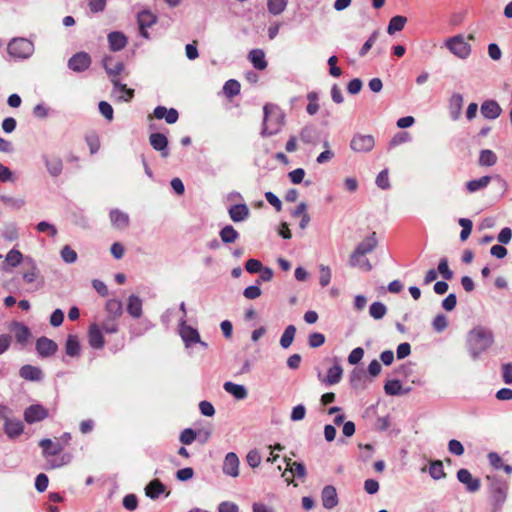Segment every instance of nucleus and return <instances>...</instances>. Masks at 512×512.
Listing matches in <instances>:
<instances>
[{"label":"nucleus","mask_w":512,"mask_h":512,"mask_svg":"<svg viewBox=\"0 0 512 512\" xmlns=\"http://www.w3.org/2000/svg\"><path fill=\"white\" fill-rule=\"evenodd\" d=\"M494 342V336L490 329L478 326L473 328L467 338L468 350L471 357L476 360L480 354L487 351Z\"/></svg>","instance_id":"obj_1"},{"label":"nucleus","mask_w":512,"mask_h":512,"mask_svg":"<svg viewBox=\"0 0 512 512\" xmlns=\"http://www.w3.org/2000/svg\"><path fill=\"white\" fill-rule=\"evenodd\" d=\"M285 114L276 105L267 104L264 106L263 136H272L279 133L284 125Z\"/></svg>","instance_id":"obj_2"},{"label":"nucleus","mask_w":512,"mask_h":512,"mask_svg":"<svg viewBox=\"0 0 512 512\" xmlns=\"http://www.w3.org/2000/svg\"><path fill=\"white\" fill-rule=\"evenodd\" d=\"M7 52L14 59L25 60L33 55L34 44L26 38H13L7 45Z\"/></svg>","instance_id":"obj_3"},{"label":"nucleus","mask_w":512,"mask_h":512,"mask_svg":"<svg viewBox=\"0 0 512 512\" xmlns=\"http://www.w3.org/2000/svg\"><path fill=\"white\" fill-rule=\"evenodd\" d=\"M446 47L449 51L461 59H466L471 53V45L463 35H456L446 40Z\"/></svg>","instance_id":"obj_4"},{"label":"nucleus","mask_w":512,"mask_h":512,"mask_svg":"<svg viewBox=\"0 0 512 512\" xmlns=\"http://www.w3.org/2000/svg\"><path fill=\"white\" fill-rule=\"evenodd\" d=\"M284 462L286 463L287 467L282 473V477L285 479L287 484H291L295 476L302 479L305 478L306 467L303 463L292 462L291 458L288 457H284Z\"/></svg>","instance_id":"obj_5"},{"label":"nucleus","mask_w":512,"mask_h":512,"mask_svg":"<svg viewBox=\"0 0 512 512\" xmlns=\"http://www.w3.org/2000/svg\"><path fill=\"white\" fill-rule=\"evenodd\" d=\"M375 146V139L372 135L355 134L350 142V148L355 152H370Z\"/></svg>","instance_id":"obj_6"},{"label":"nucleus","mask_w":512,"mask_h":512,"mask_svg":"<svg viewBox=\"0 0 512 512\" xmlns=\"http://www.w3.org/2000/svg\"><path fill=\"white\" fill-rule=\"evenodd\" d=\"M179 333L187 348L194 343L200 342L199 332L192 326L187 325L184 317L180 321Z\"/></svg>","instance_id":"obj_7"},{"label":"nucleus","mask_w":512,"mask_h":512,"mask_svg":"<svg viewBox=\"0 0 512 512\" xmlns=\"http://www.w3.org/2000/svg\"><path fill=\"white\" fill-rule=\"evenodd\" d=\"M239 466L238 456L234 452H229L224 458L222 471L225 475L236 478L239 476Z\"/></svg>","instance_id":"obj_8"},{"label":"nucleus","mask_w":512,"mask_h":512,"mask_svg":"<svg viewBox=\"0 0 512 512\" xmlns=\"http://www.w3.org/2000/svg\"><path fill=\"white\" fill-rule=\"evenodd\" d=\"M48 416V411L40 404L30 405L24 411V419L28 424H33L44 420Z\"/></svg>","instance_id":"obj_9"},{"label":"nucleus","mask_w":512,"mask_h":512,"mask_svg":"<svg viewBox=\"0 0 512 512\" xmlns=\"http://www.w3.org/2000/svg\"><path fill=\"white\" fill-rule=\"evenodd\" d=\"M91 64V57L86 52H79L72 56L68 61V67L75 72H82Z\"/></svg>","instance_id":"obj_10"},{"label":"nucleus","mask_w":512,"mask_h":512,"mask_svg":"<svg viewBox=\"0 0 512 512\" xmlns=\"http://www.w3.org/2000/svg\"><path fill=\"white\" fill-rule=\"evenodd\" d=\"M40 276L36 261L31 257L25 258L24 270L22 272V278L27 284L35 283Z\"/></svg>","instance_id":"obj_11"},{"label":"nucleus","mask_w":512,"mask_h":512,"mask_svg":"<svg viewBox=\"0 0 512 512\" xmlns=\"http://www.w3.org/2000/svg\"><path fill=\"white\" fill-rule=\"evenodd\" d=\"M463 96L460 93H453L448 100V111L453 121L460 119L463 107Z\"/></svg>","instance_id":"obj_12"},{"label":"nucleus","mask_w":512,"mask_h":512,"mask_svg":"<svg viewBox=\"0 0 512 512\" xmlns=\"http://www.w3.org/2000/svg\"><path fill=\"white\" fill-rule=\"evenodd\" d=\"M457 479L466 486L469 492H476L480 489V480L474 478L467 469H460L457 472Z\"/></svg>","instance_id":"obj_13"},{"label":"nucleus","mask_w":512,"mask_h":512,"mask_svg":"<svg viewBox=\"0 0 512 512\" xmlns=\"http://www.w3.org/2000/svg\"><path fill=\"white\" fill-rule=\"evenodd\" d=\"M322 505L326 509H332L338 504V496L336 488L332 485H327L321 492Z\"/></svg>","instance_id":"obj_14"},{"label":"nucleus","mask_w":512,"mask_h":512,"mask_svg":"<svg viewBox=\"0 0 512 512\" xmlns=\"http://www.w3.org/2000/svg\"><path fill=\"white\" fill-rule=\"evenodd\" d=\"M112 83L114 85V89L112 91V95L118 99L125 102L130 101L134 96V90L127 88L125 84H121L118 79L112 78Z\"/></svg>","instance_id":"obj_15"},{"label":"nucleus","mask_w":512,"mask_h":512,"mask_svg":"<svg viewBox=\"0 0 512 512\" xmlns=\"http://www.w3.org/2000/svg\"><path fill=\"white\" fill-rule=\"evenodd\" d=\"M492 177L491 176H482L478 179H472L466 182L465 189L467 193L473 194L479 191H483L486 189L489 184L491 183Z\"/></svg>","instance_id":"obj_16"},{"label":"nucleus","mask_w":512,"mask_h":512,"mask_svg":"<svg viewBox=\"0 0 512 512\" xmlns=\"http://www.w3.org/2000/svg\"><path fill=\"white\" fill-rule=\"evenodd\" d=\"M502 109L494 100H486L481 105V114L487 119H496L501 115Z\"/></svg>","instance_id":"obj_17"},{"label":"nucleus","mask_w":512,"mask_h":512,"mask_svg":"<svg viewBox=\"0 0 512 512\" xmlns=\"http://www.w3.org/2000/svg\"><path fill=\"white\" fill-rule=\"evenodd\" d=\"M103 67L109 77L117 79V76L123 71L124 65L120 61L114 60L111 56H105L103 59Z\"/></svg>","instance_id":"obj_18"},{"label":"nucleus","mask_w":512,"mask_h":512,"mask_svg":"<svg viewBox=\"0 0 512 512\" xmlns=\"http://www.w3.org/2000/svg\"><path fill=\"white\" fill-rule=\"evenodd\" d=\"M36 349L43 357L53 355L57 351V344L46 337H40L36 342Z\"/></svg>","instance_id":"obj_19"},{"label":"nucleus","mask_w":512,"mask_h":512,"mask_svg":"<svg viewBox=\"0 0 512 512\" xmlns=\"http://www.w3.org/2000/svg\"><path fill=\"white\" fill-rule=\"evenodd\" d=\"M89 344L94 349H101L104 346V337L97 324H91L88 332Z\"/></svg>","instance_id":"obj_20"},{"label":"nucleus","mask_w":512,"mask_h":512,"mask_svg":"<svg viewBox=\"0 0 512 512\" xmlns=\"http://www.w3.org/2000/svg\"><path fill=\"white\" fill-rule=\"evenodd\" d=\"M150 144L151 146L161 152L163 157H167L169 152L167 150L168 139L164 134L161 133H153L150 135Z\"/></svg>","instance_id":"obj_21"},{"label":"nucleus","mask_w":512,"mask_h":512,"mask_svg":"<svg viewBox=\"0 0 512 512\" xmlns=\"http://www.w3.org/2000/svg\"><path fill=\"white\" fill-rule=\"evenodd\" d=\"M224 390L231 394L236 400H244L248 396L247 388L244 385L227 381L223 384Z\"/></svg>","instance_id":"obj_22"},{"label":"nucleus","mask_w":512,"mask_h":512,"mask_svg":"<svg viewBox=\"0 0 512 512\" xmlns=\"http://www.w3.org/2000/svg\"><path fill=\"white\" fill-rule=\"evenodd\" d=\"M228 213L233 222H242L249 217L250 210L246 204H236L229 208Z\"/></svg>","instance_id":"obj_23"},{"label":"nucleus","mask_w":512,"mask_h":512,"mask_svg":"<svg viewBox=\"0 0 512 512\" xmlns=\"http://www.w3.org/2000/svg\"><path fill=\"white\" fill-rule=\"evenodd\" d=\"M378 241L376 238V233L373 232L370 236L366 237L364 240H362L354 251L357 252V254L366 255L368 253H371L377 246Z\"/></svg>","instance_id":"obj_24"},{"label":"nucleus","mask_w":512,"mask_h":512,"mask_svg":"<svg viewBox=\"0 0 512 512\" xmlns=\"http://www.w3.org/2000/svg\"><path fill=\"white\" fill-rule=\"evenodd\" d=\"M109 48L112 51H120L127 44V38L121 32L115 31L108 34Z\"/></svg>","instance_id":"obj_25"},{"label":"nucleus","mask_w":512,"mask_h":512,"mask_svg":"<svg viewBox=\"0 0 512 512\" xmlns=\"http://www.w3.org/2000/svg\"><path fill=\"white\" fill-rule=\"evenodd\" d=\"M39 445L43 449L45 457L58 455L63 450V446L60 443L53 442L50 439L41 440Z\"/></svg>","instance_id":"obj_26"},{"label":"nucleus","mask_w":512,"mask_h":512,"mask_svg":"<svg viewBox=\"0 0 512 512\" xmlns=\"http://www.w3.org/2000/svg\"><path fill=\"white\" fill-rule=\"evenodd\" d=\"M110 220L112 225L117 229H125L129 224L128 214L114 209L110 212Z\"/></svg>","instance_id":"obj_27"},{"label":"nucleus","mask_w":512,"mask_h":512,"mask_svg":"<svg viewBox=\"0 0 512 512\" xmlns=\"http://www.w3.org/2000/svg\"><path fill=\"white\" fill-rule=\"evenodd\" d=\"M127 312L134 318L142 315V300L137 295H130L127 300Z\"/></svg>","instance_id":"obj_28"},{"label":"nucleus","mask_w":512,"mask_h":512,"mask_svg":"<svg viewBox=\"0 0 512 512\" xmlns=\"http://www.w3.org/2000/svg\"><path fill=\"white\" fill-rule=\"evenodd\" d=\"M23 424L17 419H6L4 423V430L9 437H17L23 432Z\"/></svg>","instance_id":"obj_29"},{"label":"nucleus","mask_w":512,"mask_h":512,"mask_svg":"<svg viewBox=\"0 0 512 512\" xmlns=\"http://www.w3.org/2000/svg\"><path fill=\"white\" fill-rule=\"evenodd\" d=\"M349 265L351 267H359L364 271H370L372 269L370 261L367 258H364V255L357 254L356 251H353V253L350 255Z\"/></svg>","instance_id":"obj_30"},{"label":"nucleus","mask_w":512,"mask_h":512,"mask_svg":"<svg viewBox=\"0 0 512 512\" xmlns=\"http://www.w3.org/2000/svg\"><path fill=\"white\" fill-rule=\"evenodd\" d=\"M19 374L22 378L31 381H39L42 378V371L32 365H24L21 367Z\"/></svg>","instance_id":"obj_31"},{"label":"nucleus","mask_w":512,"mask_h":512,"mask_svg":"<svg viewBox=\"0 0 512 512\" xmlns=\"http://www.w3.org/2000/svg\"><path fill=\"white\" fill-rule=\"evenodd\" d=\"M421 470L422 472L428 471L429 475L434 480H440L446 476L443 468V463L440 460L431 461L428 469L426 467H423Z\"/></svg>","instance_id":"obj_32"},{"label":"nucleus","mask_w":512,"mask_h":512,"mask_svg":"<svg viewBox=\"0 0 512 512\" xmlns=\"http://www.w3.org/2000/svg\"><path fill=\"white\" fill-rule=\"evenodd\" d=\"M343 369L339 364L333 365L328 369L326 377L322 380L328 385L337 384L341 381Z\"/></svg>","instance_id":"obj_33"},{"label":"nucleus","mask_w":512,"mask_h":512,"mask_svg":"<svg viewBox=\"0 0 512 512\" xmlns=\"http://www.w3.org/2000/svg\"><path fill=\"white\" fill-rule=\"evenodd\" d=\"M45 166L49 172V174L53 177H57L62 173L63 170V163L62 160L58 157H45Z\"/></svg>","instance_id":"obj_34"},{"label":"nucleus","mask_w":512,"mask_h":512,"mask_svg":"<svg viewBox=\"0 0 512 512\" xmlns=\"http://www.w3.org/2000/svg\"><path fill=\"white\" fill-rule=\"evenodd\" d=\"M249 60L258 70H264L267 67L265 53L261 49H254L249 53Z\"/></svg>","instance_id":"obj_35"},{"label":"nucleus","mask_w":512,"mask_h":512,"mask_svg":"<svg viewBox=\"0 0 512 512\" xmlns=\"http://www.w3.org/2000/svg\"><path fill=\"white\" fill-rule=\"evenodd\" d=\"M12 331L16 341L21 344H25L31 336L29 328L21 323H14Z\"/></svg>","instance_id":"obj_36"},{"label":"nucleus","mask_w":512,"mask_h":512,"mask_svg":"<svg viewBox=\"0 0 512 512\" xmlns=\"http://www.w3.org/2000/svg\"><path fill=\"white\" fill-rule=\"evenodd\" d=\"M1 236L4 240L9 242L17 240L19 238L18 226L13 222L5 223L1 231Z\"/></svg>","instance_id":"obj_37"},{"label":"nucleus","mask_w":512,"mask_h":512,"mask_svg":"<svg viewBox=\"0 0 512 512\" xmlns=\"http://www.w3.org/2000/svg\"><path fill=\"white\" fill-rule=\"evenodd\" d=\"M165 490V486L158 480H152L145 488L146 495L151 499H156Z\"/></svg>","instance_id":"obj_38"},{"label":"nucleus","mask_w":512,"mask_h":512,"mask_svg":"<svg viewBox=\"0 0 512 512\" xmlns=\"http://www.w3.org/2000/svg\"><path fill=\"white\" fill-rule=\"evenodd\" d=\"M65 349L68 356L76 357L80 354V343L76 335L67 337Z\"/></svg>","instance_id":"obj_39"},{"label":"nucleus","mask_w":512,"mask_h":512,"mask_svg":"<svg viewBox=\"0 0 512 512\" xmlns=\"http://www.w3.org/2000/svg\"><path fill=\"white\" fill-rule=\"evenodd\" d=\"M497 155L489 149H484L479 155V165L485 167H491L497 163Z\"/></svg>","instance_id":"obj_40"},{"label":"nucleus","mask_w":512,"mask_h":512,"mask_svg":"<svg viewBox=\"0 0 512 512\" xmlns=\"http://www.w3.org/2000/svg\"><path fill=\"white\" fill-rule=\"evenodd\" d=\"M295 334L296 327L294 325H288L280 338L281 347L284 349L289 348L294 341Z\"/></svg>","instance_id":"obj_41"},{"label":"nucleus","mask_w":512,"mask_h":512,"mask_svg":"<svg viewBox=\"0 0 512 512\" xmlns=\"http://www.w3.org/2000/svg\"><path fill=\"white\" fill-rule=\"evenodd\" d=\"M407 22V18L401 15L394 16L390 19V22L388 24L387 32L390 35H393L394 33L401 31L405 24Z\"/></svg>","instance_id":"obj_42"},{"label":"nucleus","mask_w":512,"mask_h":512,"mask_svg":"<svg viewBox=\"0 0 512 512\" xmlns=\"http://www.w3.org/2000/svg\"><path fill=\"white\" fill-rule=\"evenodd\" d=\"M239 237V233L231 225H226L220 231V238L224 243H234Z\"/></svg>","instance_id":"obj_43"},{"label":"nucleus","mask_w":512,"mask_h":512,"mask_svg":"<svg viewBox=\"0 0 512 512\" xmlns=\"http://www.w3.org/2000/svg\"><path fill=\"white\" fill-rule=\"evenodd\" d=\"M105 308L112 318L120 317L123 312L122 302L118 299L108 300Z\"/></svg>","instance_id":"obj_44"},{"label":"nucleus","mask_w":512,"mask_h":512,"mask_svg":"<svg viewBox=\"0 0 512 512\" xmlns=\"http://www.w3.org/2000/svg\"><path fill=\"white\" fill-rule=\"evenodd\" d=\"M156 22V17L149 11H142L138 14V25L140 30L151 27Z\"/></svg>","instance_id":"obj_45"},{"label":"nucleus","mask_w":512,"mask_h":512,"mask_svg":"<svg viewBox=\"0 0 512 512\" xmlns=\"http://www.w3.org/2000/svg\"><path fill=\"white\" fill-rule=\"evenodd\" d=\"M387 313V307L381 302H373L369 307V314L375 320L382 319Z\"/></svg>","instance_id":"obj_46"},{"label":"nucleus","mask_w":512,"mask_h":512,"mask_svg":"<svg viewBox=\"0 0 512 512\" xmlns=\"http://www.w3.org/2000/svg\"><path fill=\"white\" fill-rule=\"evenodd\" d=\"M300 140L306 144L316 143V129L313 126H305L301 129Z\"/></svg>","instance_id":"obj_47"},{"label":"nucleus","mask_w":512,"mask_h":512,"mask_svg":"<svg viewBox=\"0 0 512 512\" xmlns=\"http://www.w3.org/2000/svg\"><path fill=\"white\" fill-rule=\"evenodd\" d=\"M23 260V254L17 249H11L5 257V264L10 267H17Z\"/></svg>","instance_id":"obj_48"},{"label":"nucleus","mask_w":512,"mask_h":512,"mask_svg":"<svg viewBox=\"0 0 512 512\" xmlns=\"http://www.w3.org/2000/svg\"><path fill=\"white\" fill-rule=\"evenodd\" d=\"M506 489V485L499 482L498 480H493V482L491 483L492 493L494 495V498L498 502L504 501L506 497Z\"/></svg>","instance_id":"obj_49"},{"label":"nucleus","mask_w":512,"mask_h":512,"mask_svg":"<svg viewBox=\"0 0 512 512\" xmlns=\"http://www.w3.org/2000/svg\"><path fill=\"white\" fill-rule=\"evenodd\" d=\"M288 0H267L268 11L273 15L281 14L287 6Z\"/></svg>","instance_id":"obj_50"},{"label":"nucleus","mask_w":512,"mask_h":512,"mask_svg":"<svg viewBox=\"0 0 512 512\" xmlns=\"http://www.w3.org/2000/svg\"><path fill=\"white\" fill-rule=\"evenodd\" d=\"M332 278V272L329 266L320 264L319 265V284L321 287H326L330 284Z\"/></svg>","instance_id":"obj_51"},{"label":"nucleus","mask_w":512,"mask_h":512,"mask_svg":"<svg viewBox=\"0 0 512 512\" xmlns=\"http://www.w3.org/2000/svg\"><path fill=\"white\" fill-rule=\"evenodd\" d=\"M385 393L388 395H400L405 393L406 391H403L402 385L399 380H389L386 382L384 386Z\"/></svg>","instance_id":"obj_52"},{"label":"nucleus","mask_w":512,"mask_h":512,"mask_svg":"<svg viewBox=\"0 0 512 512\" xmlns=\"http://www.w3.org/2000/svg\"><path fill=\"white\" fill-rule=\"evenodd\" d=\"M60 255L62 260L68 264H72L77 260V253L68 245H65L61 249Z\"/></svg>","instance_id":"obj_53"},{"label":"nucleus","mask_w":512,"mask_h":512,"mask_svg":"<svg viewBox=\"0 0 512 512\" xmlns=\"http://www.w3.org/2000/svg\"><path fill=\"white\" fill-rule=\"evenodd\" d=\"M459 225L462 227V230L460 232V239L461 241H465L471 234L473 225L472 221L466 218H461L459 219Z\"/></svg>","instance_id":"obj_54"},{"label":"nucleus","mask_w":512,"mask_h":512,"mask_svg":"<svg viewBox=\"0 0 512 512\" xmlns=\"http://www.w3.org/2000/svg\"><path fill=\"white\" fill-rule=\"evenodd\" d=\"M433 329L440 333L444 331L448 327V320L447 317L443 314H438L433 322H432Z\"/></svg>","instance_id":"obj_55"},{"label":"nucleus","mask_w":512,"mask_h":512,"mask_svg":"<svg viewBox=\"0 0 512 512\" xmlns=\"http://www.w3.org/2000/svg\"><path fill=\"white\" fill-rule=\"evenodd\" d=\"M438 272L446 280H450L453 278V272L450 270L448 260L446 258H442L439 261Z\"/></svg>","instance_id":"obj_56"},{"label":"nucleus","mask_w":512,"mask_h":512,"mask_svg":"<svg viewBox=\"0 0 512 512\" xmlns=\"http://www.w3.org/2000/svg\"><path fill=\"white\" fill-rule=\"evenodd\" d=\"M261 455L258 450L253 449L247 453L246 461L251 468H256L261 463Z\"/></svg>","instance_id":"obj_57"},{"label":"nucleus","mask_w":512,"mask_h":512,"mask_svg":"<svg viewBox=\"0 0 512 512\" xmlns=\"http://www.w3.org/2000/svg\"><path fill=\"white\" fill-rule=\"evenodd\" d=\"M1 201L12 208L20 209L25 205L24 199L14 198L12 196H1Z\"/></svg>","instance_id":"obj_58"},{"label":"nucleus","mask_w":512,"mask_h":512,"mask_svg":"<svg viewBox=\"0 0 512 512\" xmlns=\"http://www.w3.org/2000/svg\"><path fill=\"white\" fill-rule=\"evenodd\" d=\"M36 229L40 233H48L51 237H54L57 234L56 227L46 221L39 222L36 226Z\"/></svg>","instance_id":"obj_59"},{"label":"nucleus","mask_w":512,"mask_h":512,"mask_svg":"<svg viewBox=\"0 0 512 512\" xmlns=\"http://www.w3.org/2000/svg\"><path fill=\"white\" fill-rule=\"evenodd\" d=\"M325 342V336L322 333L314 332L308 337V344L312 348L320 347Z\"/></svg>","instance_id":"obj_60"},{"label":"nucleus","mask_w":512,"mask_h":512,"mask_svg":"<svg viewBox=\"0 0 512 512\" xmlns=\"http://www.w3.org/2000/svg\"><path fill=\"white\" fill-rule=\"evenodd\" d=\"M223 89L226 95L235 96L240 92V84L236 80H228Z\"/></svg>","instance_id":"obj_61"},{"label":"nucleus","mask_w":512,"mask_h":512,"mask_svg":"<svg viewBox=\"0 0 512 512\" xmlns=\"http://www.w3.org/2000/svg\"><path fill=\"white\" fill-rule=\"evenodd\" d=\"M364 356V350L361 347H357L351 351L348 356V362L351 365L358 364Z\"/></svg>","instance_id":"obj_62"},{"label":"nucleus","mask_w":512,"mask_h":512,"mask_svg":"<svg viewBox=\"0 0 512 512\" xmlns=\"http://www.w3.org/2000/svg\"><path fill=\"white\" fill-rule=\"evenodd\" d=\"M502 369V379L505 384H512V364L505 363L501 367Z\"/></svg>","instance_id":"obj_63"},{"label":"nucleus","mask_w":512,"mask_h":512,"mask_svg":"<svg viewBox=\"0 0 512 512\" xmlns=\"http://www.w3.org/2000/svg\"><path fill=\"white\" fill-rule=\"evenodd\" d=\"M218 512H239V506L234 502L224 501L219 504Z\"/></svg>","instance_id":"obj_64"}]
</instances>
